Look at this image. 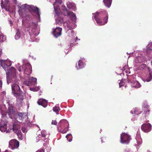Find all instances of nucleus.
I'll use <instances>...</instances> for the list:
<instances>
[{"label": "nucleus", "instance_id": "f257e3e1", "mask_svg": "<svg viewBox=\"0 0 152 152\" xmlns=\"http://www.w3.org/2000/svg\"><path fill=\"white\" fill-rule=\"evenodd\" d=\"M5 39L4 36L0 34V42L4 41ZM2 53V50L0 48V56ZM0 65L5 71L7 74L9 76L12 82L17 83L19 79L16 75L15 69L13 67L10 68L12 65L11 61L0 59Z\"/></svg>", "mask_w": 152, "mask_h": 152}, {"label": "nucleus", "instance_id": "f03ea898", "mask_svg": "<svg viewBox=\"0 0 152 152\" xmlns=\"http://www.w3.org/2000/svg\"><path fill=\"white\" fill-rule=\"evenodd\" d=\"M93 14L95 20L98 25H104L107 23L108 15L106 11L97 12Z\"/></svg>", "mask_w": 152, "mask_h": 152}, {"label": "nucleus", "instance_id": "7ed1b4c3", "mask_svg": "<svg viewBox=\"0 0 152 152\" xmlns=\"http://www.w3.org/2000/svg\"><path fill=\"white\" fill-rule=\"evenodd\" d=\"M69 124L68 122L66 120H62L60 121L58 123V128H61L60 131L62 133L64 134L67 131Z\"/></svg>", "mask_w": 152, "mask_h": 152}, {"label": "nucleus", "instance_id": "20e7f679", "mask_svg": "<svg viewBox=\"0 0 152 152\" xmlns=\"http://www.w3.org/2000/svg\"><path fill=\"white\" fill-rule=\"evenodd\" d=\"M20 82V80H19L18 82H14L16 83L13 84L12 86V92L14 94L16 95H22V92L18 85L19 84V82Z\"/></svg>", "mask_w": 152, "mask_h": 152}, {"label": "nucleus", "instance_id": "39448f33", "mask_svg": "<svg viewBox=\"0 0 152 152\" xmlns=\"http://www.w3.org/2000/svg\"><path fill=\"white\" fill-rule=\"evenodd\" d=\"M28 80H25L23 81V83L25 85L29 86H35L37 83V79L36 78L28 76L27 77Z\"/></svg>", "mask_w": 152, "mask_h": 152}, {"label": "nucleus", "instance_id": "423d86ee", "mask_svg": "<svg viewBox=\"0 0 152 152\" xmlns=\"http://www.w3.org/2000/svg\"><path fill=\"white\" fill-rule=\"evenodd\" d=\"M121 142L123 144H128L131 139L130 136L124 133H122L121 135Z\"/></svg>", "mask_w": 152, "mask_h": 152}, {"label": "nucleus", "instance_id": "0eeeda50", "mask_svg": "<svg viewBox=\"0 0 152 152\" xmlns=\"http://www.w3.org/2000/svg\"><path fill=\"white\" fill-rule=\"evenodd\" d=\"M151 129L152 126L149 123H144L141 126V130L144 132H148L151 130Z\"/></svg>", "mask_w": 152, "mask_h": 152}, {"label": "nucleus", "instance_id": "6e6552de", "mask_svg": "<svg viewBox=\"0 0 152 152\" xmlns=\"http://www.w3.org/2000/svg\"><path fill=\"white\" fill-rule=\"evenodd\" d=\"M9 145L12 149L17 148L19 146V142L16 140H12L9 142Z\"/></svg>", "mask_w": 152, "mask_h": 152}, {"label": "nucleus", "instance_id": "1a4fd4ad", "mask_svg": "<svg viewBox=\"0 0 152 152\" xmlns=\"http://www.w3.org/2000/svg\"><path fill=\"white\" fill-rule=\"evenodd\" d=\"M25 69L24 70V74L27 75V77L31 73L32 71L31 66L29 63H27L25 65Z\"/></svg>", "mask_w": 152, "mask_h": 152}, {"label": "nucleus", "instance_id": "9d476101", "mask_svg": "<svg viewBox=\"0 0 152 152\" xmlns=\"http://www.w3.org/2000/svg\"><path fill=\"white\" fill-rule=\"evenodd\" d=\"M63 10L64 11H65L66 12L68 16L70 17V18L72 20L74 21H76V17L75 13L73 12H70L65 6L64 7Z\"/></svg>", "mask_w": 152, "mask_h": 152}, {"label": "nucleus", "instance_id": "9b49d317", "mask_svg": "<svg viewBox=\"0 0 152 152\" xmlns=\"http://www.w3.org/2000/svg\"><path fill=\"white\" fill-rule=\"evenodd\" d=\"M20 126L18 124L15 123H13L12 126L10 127V130H12L15 133L20 131Z\"/></svg>", "mask_w": 152, "mask_h": 152}, {"label": "nucleus", "instance_id": "f8f14e48", "mask_svg": "<svg viewBox=\"0 0 152 152\" xmlns=\"http://www.w3.org/2000/svg\"><path fill=\"white\" fill-rule=\"evenodd\" d=\"M37 26V24L33 22H31L28 23L26 26V27L29 29V30H31V31L34 32L35 31L36 28Z\"/></svg>", "mask_w": 152, "mask_h": 152}, {"label": "nucleus", "instance_id": "ddd939ff", "mask_svg": "<svg viewBox=\"0 0 152 152\" xmlns=\"http://www.w3.org/2000/svg\"><path fill=\"white\" fill-rule=\"evenodd\" d=\"M62 28L60 27H57L53 31V34L54 36L56 38L60 36L61 34Z\"/></svg>", "mask_w": 152, "mask_h": 152}, {"label": "nucleus", "instance_id": "4468645a", "mask_svg": "<svg viewBox=\"0 0 152 152\" xmlns=\"http://www.w3.org/2000/svg\"><path fill=\"white\" fill-rule=\"evenodd\" d=\"M30 8L32 11L36 13L37 17L40 18V12L39 8L33 5H31L30 6Z\"/></svg>", "mask_w": 152, "mask_h": 152}, {"label": "nucleus", "instance_id": "2eb2a0df", "mask_svg": "<svg viewBox=\"0 0 152 152\" xmlns=\"http://www.w3.org/2000/svg\"><path fill=\"white\" fill-rule=\"evenodd\" d=\"M72 24V23H71L69 21H67L63 23V25L64 28L66 29H67L68 31L72 29L73 28Z\"/></svg>", "mask_w": 152, "mask_h": 152}, {"label": "nucleus", "instance_id": "dca6fc26", "mask_svg": "<svg viewBox=\"0 0 152 152\" xmlns=\"http://www.w3.org/2000/svg\"><path fill=\"white\" fill-rule=\"evenodd\" d=\"M37 103L39 105H41L44 107H46L48 105L47 101L46 100L42 99H39Z\"/></svg>", "mask_w": 152, "mask_h": 152}, {"label": "nucleus", "instance_id": "f3484780", "mask_svg": "<svg viewBox=\"0 0 152 152\" xmlns=\"http://www.w3.org/2000/svg\"><path fill=\"white\" fill-rule=\"evenodd\" d=\"M0 130L2 132H6V133L10 132L9 129H7V124L5 123H0Z\"/></svg>", "mask_w": 152, "mask_h": 152}, {"label": "nucleus", "instance_id": "a211bd4d", "mask_svg": "<svg viewBox=\"0 0 152 152\" xmlns=\"http://www.w3.org/2000/svg\"><path fill=\"white\" fill-rule=\"evenodd\" d=\"M143 107L145 108L144 113L145 114V117L148 116L149 114L150 109L148 105H147L146 103L144 104L143 106Z\"/></svg>", "mask_w": 152, "mask_h": 152}, {"label": "nucleus", "instance_id": "6ab92c4d", "mask_svg": "<svg viewBox=\"0 0 152 152\" xmlns=\"http://www.w3.org/2000/svg\"><path fill=\"white\" fill-rule=\"evenodd\" d=\"M67 6L69 8L72 10H74L75 8V4L73 3H70L69 2L67 3Z\"/></svg>", "mask_w": 152, "mask_h": 152}, {"label": "nucleus", "instance_id": "aec40b11", "mask_svg": "<svg viewBox=\"0 0 152 152\" xmlns=\"http://www.w3.org/2000/svg\"><path fill=\"white\" fill-rule=\"evenodd\" d=\"M60 110V109L58 104L56 105L54 107H53V111L55 112L57 114H58Z\"/></svg>", "mask_w": 152, "mask_h": 152}, {"label": "nucleus", "instance_id": "412c9836", "mask_svg": "<svg viewBox=\"0 0 152 152\" xmlns=\"http://www.w3.org/2000/svg\"><path fill=\"white\" fill-rule=\"evenodd\" d=\"M14 113V111L13 109L8 108L7 114L10 118H12V116Z\"/></svg>", "mask_w": 152, "mask_h": 152}, {"label": "nucleus", "instance_id": "4be33fe9", "mask_svg": "<svg viewBox=\"0 0 152 152\" xmlns=\"http://www.w3.org/2000/svg\"><path fill=\"white\" fill-rule=\"evenodd\" d=\"M112 0H104V3L106 6L109 7L111 4Z\"/></svg>", "mask_w": 152, "mask_h": 152}, {"label": "nucleus", "instance_id": "5701e85b", "mask_svg": "<svg viewBox=\"0 0 152 152\" xmlns=\"http://www.w3.org/2000/svg\"><path fill=\"white\" fill-rule=\"evenodd\" d=\"M56 20L57 23L59 24H61L62 23L64 22V18L62 17H59L57 18Z\"/></svg>", "mask_w": 152, "mask_h": 152}, {"label": "nucleus", "instance_id": "b1692460", "mask_svg": "<svg viewBox=\"0 0 152 152\" xmlns=\"http://www.w3.org/2000/svg\"><path fill=\"white\" fill-rule=\"evenodd\" d=\"M18 118L20 119L23 120L24 119L26 115V113H19L18 114Z\"/></svg>", "mask_w": 152, "mask_h": 152}, {"label": "nucleus", "instance_id": "393cba45", "mask_svg": "<svg viewBox=\"0 0 152 152\" xmlns=\"http://www.w3.org/2000/svg\"><path fill=\"white\" fill-rule=\"evenodd\" d=\"M46 132L45 130H42L40 133L38 135L39 137H45L46 136Z\"/></svg>", "mask_w": 152, "mask_h": 152}, {"label": "nucleus", "instance_id": "a878e982", "mask_svg": "<svg viewBox=\"0 0 152 152\" xmlns=\"http://www.w3.org/2000/svg\"><path fill=\"white\" fill-rule=\"evenodd\" d=\"M17 101L19 103L21 102L24 99L23 96H16Z\"/></svg>", "mask_w": 152, "mask_h": 152}, {"label": "nucleus", "instance_id": "bb28decb", "mask_svg": "<svg viewBox=\"0 0 152 152\" xmlns=\"http://www.w3.org/2000/svg\"><path fill=\"white\" fill-rule=\"evenodd\" d=\"M132 86L135 88H139L140 86V85L137 81H135L133 83Z\"/></svg>", "mask_w": 152, "mask_h": 152}, {"label": "nucleus", "instance_id": "cd10ccee", "mask_svg": "<svg viewBox=\"0 0 152 152\" xmlns=\"http://www.w3.org/2000/svg\"><path fill=\"white\" fill-rule=\"evenodd\" d=\"M78 66L79 69H82L84 67V64L82 61L79 60L78 61Z\"/></svg>", "mask_w": 152, "mask_h": 152}, {"label": "nucleus", "instance_id": "c85d7f7f", "mask_svg": "<svg viewBox=\"0 0 152 152\" xmlns=\"http://www.w3.org/2000/svg\"><path fill=\"white\" fill-rule=\"evenodd\" d=\"M18 137L21 140H22L23 139V136H22V134L21 132V131L18 132L16 133Z\"/></svg>", "mask_w": 152, "mask_h": 152}, {"label": "nucleus", "instance_id": "c756f323", "mask_svg": "<svg viewBox=\"0 0 152 152\" xmlns=\"http://www.w3.org/2000/svg\"><path fill=\"white\" fill-rule=\"evenodd\" d=\"M54 9L57 15H59L61 13V11L60 10L55 7L54 6Z\"/></svg>", "mask_w": 152, "mask_h": 152}, {"label": "nucleus", "instance_id": "7c9ffc66", "mask_svg": "<svg viewBox=\"0 0 152 152\" xmlns=\"http://www.w3.org/2000/svg\"><path fill=\"white\" fill-rule=\"evenodd\" d=\"M152 74L151 72L149 74L148 77L146 79V81L147 82H148L151 80L152 78Z\"/></svg>", "mask_w": 152, "mask_h": 152}, {"label": "nucleus", "instance_id": "2f4dec72", "mask_svg": "<svg viewBox=\"0 0 152 152\" xmlns=\"http://www.w3.org/2000/svg\"><path fill=\"white\" fill-rule=\"evenodd\" d=\"M138 109L137 108L135 107L131 111V113L132 114L136 113L138 112Z\"/></svg>", "mask_w": 152, "mask_h": 152}, {"label": "nucleus", "instance_id": "473e14b6", "mask_svg": "<svg viewBox=\"0 0 152 152\" xmlns=\"http://www.w3.org/2000/svg\"><path fill=\"white\" fill-rule=\"evenodd\" d=\"M146 67V65L145 64H142L139 66V68L140 70L144 69Z\"/></svg>", "mask_w": 152, "mask_h": 152}, {"label": "nucleus", "instance_id": "72a5a7b5", "mask_svg": "<svg viewBox=\"0 0 152 152\" xmlns=\"http://www.w3.org/2000/svg\"><path fill=\"white\" fill-rule=\"evenodd\" d=\"M62 3V0H56V1L54 4H53V5L54 4H60Z\"/></svg>", "mask_w": 152, "mask_h": 152}, {"label": "nucleus", "instance_id": "f704fd0d", "mask_svg": "<svg viewBox=\"0 0 152 152\" xmlns=\"http://www.w3.org/2000/svg\"><path fill=\"white\" fill-rule=\"evenodd\" d=\"M20 33L19 32H18L15 36V38L17 39L20 38Z\"/></svg>", "mask_w": 152, "mask_h": 152}, {"label": "nucleus", "instance_id": "c9c22d12", "mask_svg": "<svg viewBox=\"0 0 152 152\" xmlns=\"http://www.w3.org/2000/svg\"><path fill=\"white\" fill-rule=\"evenodd\" d=\"M21 130H22L23 132L24 133L26 132L27 131V129L25 127H22Z\"/></svg>", "mask_w": 152, "mask_h": 152}, {"label": "nucleus", "instance_id": "e433bc0d", "mask_svg": "<svg viewBox=\"0 0 152 152\" xmlns=\"http://www.w3.org/2000/svg\"><path fill=\"white\" fill-rule=\"evenodd\" d=\"M142 58L141 57L139 56L137 57V59L138 60L139 62H142L143 61V60H142Z\"/></svg>", "mask_w": 152, "mask_h": 152}, {"label": "nucleus", "instance_id": "4c0bfd02", "mask_svg": "<svg viewBox=\"0 0 152 152\" xmlns=\"http://www.w3.org/2000/svg\"><path fill=\"white\" fill-rule=\"evenodd\" d=\"M57 122L55 120H53L51 124L53 125H57Z\"/></svg>", "mask_w": 152, "mask_h": 152}, {"label": "nucleus", "instance_id": "58836bf2", "mask_svg": "<svg viewBox=\"0 0 152 152\" xmlns=\"http://www.w3.org/2000/svg\"><path fill=\"white\" fill-rule=\"evenodd\" d=\"M124 83L122 80H121L120 83H119V86L120 87H121L124 85Z\"/></svg>", "mask_w": 152, "mask_h": 152}, {"label": "nucleus", "instance_id": "ea45409f", "mask_svg": "<svg viewBox=\"0 0 152 152\" xmlns=\"http://www.w3.org/2000/svg\"><path fill=\"white\" fill-rule=\"evenodd\" d=\"M36 152H44V150L42 149L40 150H38Z\"/></svg>", "mask_w": 152, "mask_h": 152}, {"label": "nucleus", "instance_id": "a19ab883", "mask_svg": "<svg viewBox=\"0 0 152 152\" xmlns=\"http://www.w3.org/2000/svg\"><path fill=\"white\" fill-rule=\"evenodd\" d=\"M148 69L149 72V74L150 73V72H151V74H152V71L151 70V69L150 68L148 67Z\"/></svg>", "mask_w": 152, "mask_h": 152}, {"label": "nucleus", "instance_id": "79ce46f5", "mask_svg": "<svg viewBox=\"0 0 152 152\" xmlns=\"http://www.w3.org/2000/svg\"><path fill=\"white\" fill-rule=\"evenodd\" d=\"M23 69V67H21V66H20L19 67L18 69V70H19V71L20 72H21V70H22V69Z\"/></svg>", "mask_w": 152, "mask_h": 152}, {"label": "nucleus", "instance_id": "37998d69", "mask_svg": "<svg viewBox=\"0 0 152 152\" xmlns=\"http://www.w3.org/2000/svg\"><path fill=\"white\" fill-rule=\"evenodd\" d=\"M2 85V82L1 80H0V88L1 87Z\"/></svg>", "mask_w": 152, "mask_h": 152}, {"label": "nucleus", "instance_id": "c03bdc74", "mask_svg": "<svg viewBox=\"0 0 152 152\" xmlns=\"http://www.w3.org/2000/svg\"><path fill=\"white\" fill-rule=\"evenodd\" d=\"M9 0H5V2L6 4H7L9 3Z\"/></svg>", "mask_w": 152, "mask_h": 152}, {"label": "nucleus", "instance_id": "a18cd8bd", "mask_svg": "<svg viewBox=\"0 0 152 152\" xmlns=\"http://www.w3.org/2000/svg\"><path fill=\"white\" fill-rule=\"evenodd\" d=\"M149 49L150 50L152 49V41L151 43V45H150V48Z\"/></svg>", "mask_w": 152, "mask_h": 152}, {"label": "nucleus", "instance_id": "49530a36", "mask_svg": "<svg viewBox=\"0 0 152 152\" xmlns=\"http://www.w3.org/2000/svg\"><path fill=\"white\" fill-rule=\"evenodd\" d=\"M71 134H68V135H67L66 136V137L67 138H68V136H71Z\"/></svg>", "mask_w": 152, "mask_h": 152}, {"label": "nucleus", "instance_id": "de8ad7c7", "mask_svg": "<svg viewBox=\"0 0 152 152\" xmlns=\"http://www.w3.org/2000/svg\"><path fill=\"white\" fill-rule=\"evenodd\" d=\"M2 93V94L4 95L5 94H6V92L4 91H3Z\"/></svg>", "mask_w": 152, "mask_h": 152}, {"label": "nucleus", "instance_id": "09e8293b", "mask_svg": "<svg viewBox=\"0 0 152 152\" xmlns=\"http://www.w3.org/2000/svg\"><path fill=\"white\" fill-rule=\"evenodd\" d=\"M30 90H31V91H33V90H34V88H30Z\"/></svg>", "mask_w": 152, "mask_h": 152}, {"label": "nucleus", "instance_id": "8fccbe9b", "mask_svg": "<svg viewBox=\"0 0 152 152\" xmlns=\"http://www.w3.org/2000/svg\"><path fill=\"white\" fill-rule=\"evenodd\" d=\"M10 24L12 25V22L11 21H10Z\"/></svg>", "mask_w": 152, "mask_h": 152}, {"label": "nucleus", "instance_id": "3c124183", "mask_svg": "<svg viewBox=\"0 0 152 152\" xmlns=\"http://www.w3.org/2000/svg\"><path fill=\"white\" fill-rule=\"evenodd\" d=\"M3 3V1L2 0H1V5Z\"/></svg>", "mask_w": 152, "mask_h": 152}, {"label": "nucleus", "instance_id": "603ef678", "mask_svg": "<svg viewBox=\"0 0 152 152\" xmlns=\"http://www.w3.org/2000/svg\"><path fill=\"white\" fill-rule=\"evenodd\" d=\"M71 141V139H69V142H70Z\"/></svg>", "mask_w": 152, "mask_h": 152}, {"label": "nucleus", "instance_id": "864d4df0", "mask_svg": "<svg viewBox=\"0 0 152 152\" xmlns=\"http://www.w3.org/2000/svg\"><path fill=\"white\" fill-rule=\"evenodd\" d=\"M148 121H147V122H148Z\"/></svg>", "mask_w": 152, "mask_h": 152}, {"label": "nucleus", "instance_id": "5fc2aeb1", "mask_svg": "<svg viewBox=\"0 0 152 152\" xmlns=\"http://www.w3.org/2000/svg\"><path fill=\"white\" fill-rule=\"evenodd\" d=\"M76 39H77V37H76Z\"/></svg>", "mask_w": 152, "mask_h": 152}, {"label": "nucleus", "instance_id": "6e6d98bb", "mask_svg": "<svg viewBox=\"0 0 152 152\" xmlns=\"http://www.w3.org/2000/svg\"><path fill=\"white\" fill-rule=\"evenodd\" d=\"M24 79H26L25 78V77H24Z\"/></svg>", "mask_w": 152, "mask_h": 152}]
</instances>
